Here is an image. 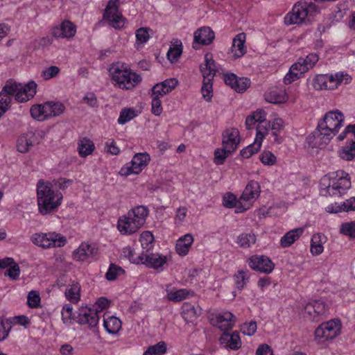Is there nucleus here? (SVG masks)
Wrapping results in <instances>:
<instances>
[{
	"instance_id": "1",
	"label": "nucleus",
	"mask_w": 355,
	"mask_h": 355,
	"mask_svg": "<svg viewBox=\"0 0 355 355\" xmlns=\"http://www.w3.org/2000/svg\"><path fill=\"white\" fill-rule=\"evenodd\" d=\"M344 115L336 110L325 114L318 124L316 130L307 137V143L311 148L324 147L338 133L343 125Z\"/></svg>"
},
{
	"instance_id": "2",
	"label": "nucleus",
	"mask_w": 355,
	"mask_h": 355,
	"mask_svg": "<svg viewBox=\"0 0 355 355\" xmlns=\"http://www.w3.org/2000/svg\"><path fill=\"white\" fill-rule=\"evenodd\" d=\"M36 191L38 211L42 215L51 214L61 205L63 195L51 182L40 180Z\"/></svg>"
},
{
	"instance_id": "3",
	"label": "nucleus",
	"mask_w": 355,
	"mask_h": 355,
	"mask_svg": "<svg viewBox=\"0 0 355 355\" xmlns=\"http://www.w3.org/2000/svg\"><path fill=\"white\" fill-rule=\"evenodd\" d=\"M351 188L349 175L338 170L324 175L320 181V192L323 196L340 197Z\"/></svg>"
},
{
	"instance_id": "4",
	"label": "nucleus",
	"mask_w": 355,
	"mask_h": 355,
	"mask_svg": "<svg viewBox=\"0 0 355 355\" xmlns=\"http://www.w3.org/2000/svg\"><path fill=\"white\" fill-rule=\"evenodd\" d=\"M109 71L114 86L123 90L132 89L142 80L140 74L132 70L127 64L123 62L113 63Z\"/></svg>"
},
{
	"instance_id": "5",
	"label": "nucleus",
	"mask_w": 355,
	"mask_h": 355,
	"mask_svg": "<svg viewBox=\"0 0 355 355\" xmlns=\"http://www.w3.org/2000/svg\"><path fill=\"white\" fill-rule=\"evenodd\" d=\"M148 214V210L144 206L132 209L118 219V230L123 235H131L137 232L145 223Z\"/></svg>"
},
{
	"instance_id": "6",
	"label": "nucleus",
	"mask_w": 355,
	"mask_h": 355,
	"mask_svg": "<svg viewBox=\"0 0 355 355\" xmlns=\"http://www.w3.org/2000/svg\"><path fill=\"white\" fill-rule=\"evenodd\" d=\"M318 11V6L314 3L300 1L295 3L292 10L286 14L284 22L286 25L300 24L305 22L309 16H313Z\"/></svg>"
},
{
	"instance_id": "7",
	"label": "nucleus",
	"mask_w": 355,
	"mask_h": 355,
	"mask_svg": "<svg viewBox=\"0 0 355 355\" xmlns=\"http://www.w3.org/2000/svg\"><path fill=\"white\" fill-rule=\"evenodd\" d=\"M316 53H310L305 58H300L291 67L286 74L284 81L286 84H291L300 78L302 76L311 69L318 61Z\"/></svg>"
},
{
	"instance_id": "8",
	"label": "nucleus",
	"mask_w": 355,
	"mask_h": 355,
	"mask_svg": "<svg viewBox=\"0 0 355 355\" xmlns=\"http://www.w3.org/2000/svg\"><path fill=\"white\" fill-rule=\"evenodd\" d=\"M31 241L34 245L44 249L60 248L67 243L65 236L55 232L34 233L31 236Z\"/></svg>"
},
{
	"instance_id": "9",
	"label": "nucleus",
	"mask_w": 355,
	"mask_h": 355,
	"mask_svg": "<svg viewBox=\"0 0 355 355\" xmlns=\"http://www.w3.org/2000/svg\"><path fill=\"white\" fill-rule=\"evenodd\" d=\"M341 322L338 319L330 320L322 323L315 330V340L318 343H324L338 336L340 332Z\"/></svg>"
},
{
	"instance_id": "10",
	"label": "nucleus",
	"mask_w": 355,
	"mask_h": 355,
	"mask_svg": "<svg viewBox=\"0 0 355 355\" xmlns=\"http://www.w3.org/2000/svg\"><path fill=\"white\" fill-rule=\"evenodd\" d=\"M120 0H109L103 14V19L115 29H121L126 21L119 10Z\"/></svg>"
},
{
	"instance_id": "11",
	"label": "nucleus",
	"mask_w": 355,
	"mask_h": 355,
	"mask_svg": "<svg viewBox=\"0 0 355 355\" xmlns=\"http://www.w3.org/2000/svg\"><path fill=\"white\" fill-rule=\"evenodd\" d=\"M260 186L256 181L252 180L246 185L240 197L239 207H237V213H242L249 209L255 200L260 195Z\"/></svg>"
},
{
	"instance_id": "12",
	"label": "nucleus",
	"mask_w": 355,
	"mask_h": 355,
	"mask_svg": "<svg viewBox=\"0 0 355 355\" xmlns=\"http://www.w3.org/2000/svg\"><path fill=\"white\" fill-rule=\"evenodd\" d=\"M150 161V155L146 153L135 154L131 162L122 166L119 171L121 176H128L132 174H139Z\"/></svg>"
},
{
	"instance_id": "13",
	"label": "nucleus",
	"mask_w": 355,
	"mask_h": 355,
	"mask_svg": "<svg viewBox=\"0 0 355 355\" xmlns=\"http://www.w3.org/2000/svg\"><path fill=\"white\" fill-rule=\"evenodd\" d=\"M9 85L13 86L15 99L18 103H25L33 98L37 92V84L30 81L26 85L17 83L12 80H8Z\"/></svg>"
},
{
	"instance_id": "14",
	"label": "nucleus",
	"mask_w": 355,
	"mask_h": 355,
	"mask_svg": "<svg viewBox=\"0 0 355 355\" xmlns=\"http://www.w3.org/2000/svg\"><path fill=\"white\" fill-rule=\"evenodd\" d=\"M211 323L223 332H228L232 329L236 322V317L231 312L225 311L213 315L211 318Z\"/></svg>"
},
{
	"instance_id": "15",
	"label": "nucleus",
	"mask_w": 355,
	"mask_h": 355,
	"mask_svg": "<svg viewBox=\"0 0 355 355\" xmlns=\"http://www.w3.org/2000/svg\"><path fill=\"white\" fill-rule=\"evenodd\" d=\"M249 266L254 270L263 273L269 274L274 269V264L272 261L264 255H254L248 261Z\"/></svg>"
},
{
	"instance_id": "16",
	"label": "nucleus",
	"mask_w": 355,
	"mask_h": 355,
	"mask_svg": "<svg viewBox=\"0 0 355 355\" xmlns=\"http://www.w3.org/2000/svg\"><path fill=\"white\" fill-rule=\"evenodd\" d=\"M171 259V255H163L159 253H151L143 254V262L148 268L155 269L159 271L164 270V266L167 264Z\"/></svg>"
},
{
	"instance_id": "17",
	"label": "nucleus",
	"mask_w": 355,
	"mask_h": 355,
	"mask_svg": "<svg viewBox=\"0 0 355 355\" xmlns=\"http://www.w3.org/2000/svg\"><path fill=\"white\" fill-rule=\"evenodd\" d=\"M99 321L98 314L89 307H81L78 311L77 322L80 324H86L89 328L96 327Z\"/></svg>"
},
{
	"instance_id": "18",
	"label": "nucleus",
	"mask_w": 355,
	"mask_h": 355,
	"mask_svg": "<svg viewBox=\"0 0 355 355\" xmlns=\"http://www.w3.org/2000/svg\"><path fill=\"white\" fill-rule=\"evenodd\" d=\"M165 291L166 298L169 302H180L194 295L193 291L187 288L177 289L175 287H172L171 284L165 286Z\"/></svg>"
},
{
	"instance_id": "19",
	"label": "nucleus",
	"mask_w": 355,
	"mask_h": 355,
	"mask_svg": "<svg viewBox=\"0 0 355 355\" xmlns=\"http://www.w3.org/2000/svg\"><path fill=\"white\" fill-rule=\"evenodd\" d=\"M327 311V306L322 300H314L306 304L304 309L305 315L313 320H318V318L324 315Z\"/></svg>"
},
{
	"instance_id": "20",
	"label": "nucleus",
	"mask_w": 355,
	"mask_h": 355,
	"mask_svg": "<svg viewBox=\"0 0 355 355\" xmlns=\"http://www.w3.org/2000/svg\"><path fill=\"white\" fill-rule=\"evenodd\" d=\"M240 142L239 132L236 128L225 130L223 133L222 145L229 150L235 151Z\"/></svg>"
},
{
	"instance_id": "21",
	"label": "nucleus",
	"mask_w": 355,
	"mask_h": 355,
	"mask_svg": "<svg viewBox=\"0 0 355 355\" xmlns=\"http://www.w3.org/2000/svg\"><path fill=\"white\" fill-rule=\"evenodd\" d=\"M76 33V26L70 21L65 20L59 26H55L51 30V34L55 37L71 38Z\"/></svg>"
},
{
	"instance_id": "22",
	"label": "nucleus",
	"mask_w": 355,
	"mask_h": 355,
	"mask_svg": "<svg viewBox=\"0 0 355 355\" xmlns=\"http://www.w3.org/2000/svg\"><path fill=\"white\" fill-rule=\"evenodd\" d=\"M214 37V33L209 27L198 28L194 33L193 47L198 49V45H208L213 41Z\"/></svg>"
},
{
	"instance_id": "23",
	"label": "nucleus",
	"mask_w": 355,
	"mask_h": 355,
	"mask_svg": "<svg viewBox=\"0 0 355 355\" xmlns=\"http://www.w3.org/2000/svg\"><path fill=\"white\" fill-rule=\"evenodd\" d=\"M245 41L246 35L244 33H240L233 38L230 53L234 59L241 58L246 53Z\"/></svg>"
},
{
	"instance_id": "24",
	"label": "nucleus",
	"mask_w": 355,
	"mask_h": 355,
	"mask_svg": "<svg viewBox=\"0 0 355 355\" xmlns=\"http://www.w3.org/2000/svg\"><path fill=\"white\" fill-rule=\"evenodd\" d=\"M13 86L9 85L8 80L0 92V118L10 107L12 97Z\"/></svg>"
},
{
	"instance_id": "25",
	"label": "nucleus",
	"mask_w": 355,
	"mask_h": 355,
	"mask_svg": "<svg viewBox=\"0 0 355 355\" xmlns=\"http://www.w3.org/2000/svg\"><path fill=\"white\" fill-rule=\"evenodd\" d=\"M97 253V250L90 244L83 242L79 247L73 252V258L76 261H85L94 257Z\"/></svg>"
},
{
	"instance_id": "26",
	"label": "nucleus",
	"mask_w": 355,
	"mask_h": 355,
	"mask_svg": "<svg viewBox=\"0 0 355 355\" xmlns=\"http://www.w3.org/2000/svg\"><path fill=\"white\" fill-rule=\"evenodd\" d=\"M351 80V76L347 73L339 71L334 73H327V89L329 90L336 89L342 83L348 84Z\"/></svg>"
},
{
	"instance_id": "27",
	"label": "nucleus",
	"mask_w": 355,
	"mask_h": 355,
	"mask_svg": "<svg viewBox=\"0 0 355 355\" xmlns=\"http://www.w3.org/2000/svg\"><path fill=\"white\" fill-rule=\"evenodd\" d=\"M178 80L175 78H168L161 83H159L152 88V93L155 96L163 97L164 95L171 92L178 85Z\"/></svg>"
},
{
	"instance_id": "28",
	"label": "nucleus",
	"mask_w": 355,
	"mask_h": 355,
	"mask_svg": "<svg viewBox=\"0 0 355 355\" xmlns=\"http://www.w3.org/2000/svg\"><path fill=\"white\" fill-rule=\"evenodd\" d=\"M220 343L226 348L237 350L241 347V340L238 331L223 332L220 338Z\"/></svg>"
},
{
	"instance_id": "29",
	"label": "nucleus",
	"mask_w": 355,
	"mask_h": 355,
	"mask_svg": "<svg viewBox=\"0 0 355 355\" xmlns=\"http://www.w3.org/2000/svg\"><path fill=\"white\" fill-rule=\"evenodd\" d=\"M194 241L193 236L191 234L188 233L182 236H180L177 241L175 243V252L180 257L187 256L191 247Z\"/></svg>"
},
{
	"instance_id": "30",
	"label": "nucleus",
	"mask_w": 355,
	"mask_h": 355,
	"mask_svg": "<svg viewBox=\"0 0 355 355\" xmlns=\"http://www.w3.org/2000/svg\"><path fill=\"white\" fill-rule=\"evenodd\" d=\"M265 99L270 103H283L288 100V96L284 89L275 87L266 92Z\"/></svg>"
},
{
	"instance_id": "31",
	"label": "nucleus",
	"mask_w": 355,
	"mask_h": 355,
	"mask_svg": "<svg viewBox=\"0 0 355 355\" xmlns=\"http://www.w3.org/2000/svg\"><path fill=\"white\" fill-rule=\"evenodd\" d=\"M200 71L203 80H212L216 73V67L214 60L210 54H206L205 56V62L200 66Z\"/></svg>"
},
{
	"instance_id": "32",
	"label": "nucleus",
	"mask_w": 355,
	"mask_h": 355,
	"mask_svg": "<svg viewBox=\"0 0 355 355\" xmlns=\"http://www.w3.org/2000/svg\"><path fill=\"white\" fill-rule=\"evenodd\" d=\"M304 232V229L302 227L295 228L288 231L280 239L281 246L283 248H288L294 243L300 239Z\"/></svg>"
},
{
	"instance_id": "33",
	"label": "nucleus",
	"mask_w": 355,
	"mask_h": 355,
	"mask_svg": "<svg viewBox=\"0 0 355 355\" xmlns=\"http://www.w3.org/2000/svg\"><path fill=\"white\" fill-rule=\"evenodd\" d=\"M326 237L324 234L318 233L312 236L311 240V253L313 256H318L324 250L323 244L326 242Z\"/></svg>"
},
{
	"instance_id": "34",
	"label": "nucleus",
	"mask_w": 355,
	"mask_h": 355,
	"mask_svg": "<svg viewBox=\"0 0 355 355\" xmlns=\"http://www.w3.org/2000/svg\"><path fill=\"white\" fill-rule=\"evenodd\" d=\"M267 113L263 109H259L252 112L245 119V125L248 129H251L258 123V124L266 122Z\"/></svg>"
},
{
	"instance_id": "35",
	"label": "nucleus",
	"mask_w": 355,
	"mask_h": 355,
	"mask_svg": "<svg viewBox=\"0 0 355 355\" xmlns=\"http://www.w3.org/2000/svg\"><path fill=\"white\" fill-rule=\"evenodd\" d=\"M103 327L109 334H115L121 328V321L115 316H105Z\"/></svg>"
},
{
	"instance_id": "36",
	"label": "nucleus",
	"mask_w": 355,
	"mask_h": 355,
	"mask_svg": "<svg viewBox=\"0 0 355 355\" xmlns=\"http://www.w3.org/2000/svg\"><path fill=\"white\" fill-rule=\"evenodd\" d=\"M47 101L42 104H35L31 107V114L33 118L38 121L49 119L47 110Z\"/></svg>"
},
{
	"instance_id": "37",
	"label": "nucleus",
	"mask_w": 355,
	"mask_h": 355,
	"mask_svg": "<svg viewBox=\"0 0 355 355\" xmlns=\"http://www.w3.org/2000/svg\"><path fill=\"white\" fill-rule=\"evenodd\" d=\"M47 101L42 104H35L31 107V114L33 118L38 121L49 119L47 110Z\"/></svg>"
},
{
	"instance_id": "38",
	"label": "nucleus",
	"mask_w": 355,
	"mask_h": 355,
	"mask_svg": "<svg viewBox=\"0 0 355 355\" xmlns=\"http://www.w3.org/2000/svg\"><path fill=\"white\" fill-rule=\"evenodd\" d=\"M201 314V309L196 307L190 303H184L182 306V316L187 322H191Z\"/></svg>"
},
{
	"instance_id": "39",
	"label": "nucleus",
	"mask_w": 355,
	"mask_h": 355,
	"mask_svg": "<svg viewBox=\"0 0 355 355\" xmlns=\"http://www.w3.org/2000/svg\"><path fill=\"white\" fill-rule=\"evenodd\" d=\"M150 31L151 29L147 27L139 28L136 31V42L135 46L137 50L143 48L144 44L149 40Z\"/></svg>"
},
{
	"instance_id": "40",
	"label": "nucleus",
	"mask_w": 355,
	"mask_h": 355,
	"mask_svg": "<svg viewBox=\"0 0 355 355\" xmlns=\"http://www.w3.org/2000/svg\"><path fill=\"white\" fill-rule=\"evenodd\" d=\"M95 149L92 140L86 137L80 139L78 142V150L80 157H85L91 155Z\"/></svg>"
},
{
	"instance_id": "41",
	"label": "nucleus",
	"mask_w": 355,
	"mask_h": 355,
	"mask_svg": "<svg viewBox=\"0 0 355 355\" xmlns=\"http://www.w3.org/2000/svg\"><path fill=\"white\" fill-rule=\"evenodd\" d=\"M182 53V44L179 40H175L171 42L170 48L167 52V58L171 62H176Z\"/></svg>"
},
{
	"instance_id": "42",
	"label": "nucleus",
	"mask_w": 355,
	"mask_h": 355,
	"mask_svg": "<svg viewBox=\"0 0 355 355\" xmlns=\"http://www.w3.org/2000/svg\"><path fill=\"white\" fill-rule=\"evenodd\" d=\"M80 286L78 283L69 285L64 292L66 298L71 303L76 304L80 298Z\"/></svg>"
},
{
	"instance_id": "43",
	"label": "nucleus",
	"mask_w": 355,
	"mask_h": 355,
	"mask_svg": "<svg viewBox=\"0 0 355 355\" xmlns=\"http://www.w3.org/2000/svg\"><path fill=\"white\" fill-rule=\"evenodd\" d=\"M139 241L141 243V248L144 252L147 254L150 251L154 246V236L149 231H145L142 232L139 237Z\"/></svg>"
},
{
	"instance_id": "44",
	"label": "nucleus",
	"mask_w": 355,
	"mask_h": 355,
	"mask_svg": "<svg viewBox=\"0 0 355 355\" xmlns=\"http://www.w3.org/2000/svg\"><path fill=\"white\" fill-rule=\"evenodd\" d=\"M138 255L135 253L134 249L130 246H126L123 248L121 251V257L128 259L131 263L135 264H140L143 261V254Z\"/></svg>"
},
{
	"instance_id": "45",
	"label": "nucleus",
	"mask_w": 355,
	"mask_h": 355,
	"mask_svg": "<svg viewBox=\"0 0 355 355\" xmlns=\"http://www.w3.org/2000/svg\"><path fill=\"white\" fill-rule=\"evenodd\" d=\"M47 110L49 117H55L63 114L65 110L64 105L60 101H47Z\"/></svg>"
},
{
	"instance_id": "46",
	"label": "nucleus",
	"mask_w": 355,
	"mask_h": 355,
	"mask_svg": "<svg viewBox=\"0 0 355 355\" xmlns=\"http://www.w3.org/2000/svg\"><path fill=\"white\" fill-rule=\"evenodd\" d=\"M250 279V272L248 270H240L234 275V280L236 287L242 290L248 284Z\"/></svg>"
},
{
	"instance_id": "47",
	"label": "nucleus",
	"mask_w": 355,
	"mask_h": 355,
	"mask_svg": "<svg viewBox=\"0 0 355 355\" xmlns=\"http://www.w3.org/2000/svg\"><path fill=\"white\" fill-rule=\"evenodd\" d=\"M137 115V111L133 107L123 108L120 112L117 122L119 124L124 125L135 118Z\"/></svg>"
},
{
	"instance_id": "48",
	"label": "nucleus",
	"mask_w": 355,
	"mask_h": 355,
	"mask_svg": "<svg viewBox=\"0 0 355 355\" xmlns=\"http://www.w3.org/2000/svg\"><path fill=\"white\" fill-rule=\"evenodd\" d=\"M340 157L347 161H351L355 157V141L352 140L342 148Z\"/></svg>"
},
{
	"instance_id": "49",
	"label": "nucleus",
	"mask_w": 355,
	"mask_h": 355,
	"mask_svg": "<svg viewBox=\"0 0 355 355\" xmlns=\"http://www.w3.org/2000/svg\"><path fill=\"white\" fill-rule=\"evenodd\" d=\"M166 350V344L164 341H160L155 345L148 347L143 355H164Z\"/></svg>"
},
{
	"instance_id": "50",
	"label": "nucleus",
	"mask_w": 355,
	"mask_h": 355,
	"mask_svg": "<svg viewBox=\"0 0 355 355\" xmlns=\"http://www.w3.org/2000/svg\"><path fill=\"white\" fill-rule=\"evenodd\" d=\"M236 242L240 247L248 248L255 243L256 237L254 234L243 233L238 236Z\"/></svg>"
},
{
	"instance_id": "51",
	"label": "nucleus",
	"mask_w": 355,
	"mask_h": 355,
	"mask_svg": "<svg viewBox=\"0 0 355 355\" xmlns=\"http://www.w3.org/2000/svg\"><path fill=\"white\" fill-rule=\"evenodd\" d=\"M270 127V121H266L265 123L258 124L257 126V134L254 141L257 143H261V145L263 139L268 133Z\"/></svg>"
},
{
	"instance_id": "52",
	"label": "nucleus",
	"mask_w": 355,
	"mask_h": 355,
	"mask_svg": "<svg viewBox=\"0 0 355 355\" xmlns=\"http://www.w3.org/2000/svg\"><path fill=\"white\" fill-rule=\"evenodd\" d=\"M32 146L33 141L31 137H28V135H21L17 139V149L20 153H24L28 152Z\"/></svg>"
},
{
	"instance_id": "53",
	"label": "nucleus",
	"mask_w": 355,
	"mask_h": 355,
	"mask_svg": "<svg viewBox=\"0 0 355 355\" xmlns=\"http://www.w3.org/2000/svg\"><path fill=\"white\" fill-rule=\"evenodd\" d=\"M232 153L233 152L223 146L222 148H216L214 151V162L217 165L223 164Z\"/></svg>"
},
{
	"instance_id": "54",
	"label": "nucleus",
	"mask_w": 355,
	"mask_h": 355,
	"mask_svg": "<svg viewBox=\"0 0 355 355\" xmlns=\"http://www.w3.org/2000/svg\"><path fill=\"white\" fill-rule=\"evenodd\" d=\"M123 273L124 270L121 267L114 263H111L105 274V277L108 281H114Z\"/></svg>"
},
{
	"instance_id": "55",
	"label": "nucleus",
	"mask_w": 355,
	"mask_h": 355,
	"mask_svg": "<svg viewBox=\"0 0 355 355\" xmlns=\"http://www.w3.org/2000/svg\"><path fill=\"white\" fill-rule=\"evenodd\" d=\"M201 93L203 98L206 101L210 102L211 101V98L213 96L212 80H203Z\"/></svg>"
},
{
	"instance_id": "56",
	"label": "nucleus",
	"mask_w": 355,
	"mask_h": 355,
	"mask_svg": "<svg viewBox=\"0 0 355 355\" xmlns=\"http://www.w3.org/2000/svg\"><path fill=\"white\" fill-rule=\"evenodd\" d=\"M240 198L238 200L233 193H227L223 196V205L227 208L235 207V211L237 213V207H239Z\"/></svg>"
},
{
	"instance_id": "57",
	"label": "nucleus",
	"mask_w": 355,
	"mask_h": 355,
	"mask_svg": "<svg viewBox=\"0 0 355 355\" xmlns=\"http://www.w3.org/2000/svg\"><path fill=\"white\" fill-rule=\"evenodd\" d=\"M313 87L316 90H327V74H318L313 80Z\"/></svg>"
},
{
	"instance_id": "58",
	"label": "nucleus",
	"mask_w": 355,
	"mask_h": 355,
	"mask_svg": "<svg viewBox=\"0 0 355 355\" xmlns=\"http://www.w3.org/2000/svg\"><path fill=\"white\" fill-rule=\"evenodd\" d=\"M260 161L265 166H273L277 162L276 156L269 150H264L259 156Z\"/></svg>"
},
{
	"instance_id": "59",
	"label": "nucleus",
	"mask_w": 355,
	"mask_h": 355,
	"mask_svg": "<svg viewBox=\"0 0 355 355\" xmlns=\"http://www.w3.org/2000/svg\"><path fill=\"white\" fill-rule=\"evenodd\" d=\"M250 85V80L245 77H237L236 84L232 89L237 92H244Z\"/></svg>"
},
{
	"instance_id": "60",
	"label": "nucleus",
	"mask_w": 355,
	"mask_h": 355,
	"mask_svg": "<svg viewBox=\"0 0 355 355\" xmlns=\"http://www.w3.org/2000/svg\"><path fill=\"white\" fill-rule=\"evenodd\" d=\"M340 232L343 235L355 238V221L343 223L340 225Z\"/></svg>"
},
{
	"instance_id": "61",
	"label": "nucleus",
	"mask_w": 355,
	"mask_h": 355,
	"mask_svg": "<svg viewBox=\"0 0 355 355\" xmlns=\"http://www.w3.org/2000/svg\"><path fill=\"white\" fill-rule=\"evenodd\" d=\"M261 146V143L254 141L253 144L241 150V155L243 158H249L253 154L256 153L260 149Z\"/></svg>"
},
{
	"instance_id": "62",
	"label": "nucleus",
	"mask_w": 355,
	"mask_h": 355,
	"mask_svg": "<svg viewBox=\"0 0 355 355\" xmlns=\"http://www.w3.org/2000/svg\"><path fill=\"white\" fill-rule=\"evenodd\" d=\"M257 322L254 321L245 322L240 327L241 331L244 335H246L248 336H253L255 334V332L257 331Z\"/></svg>"
},
{
	"instance_id": "63",
	"label": "nucleus",
	"mask_w": 355,
	"mask_h": 355,
	"mask_svg": "<svg viewBox=\"0 0 355 355\" xmlns=\"http://www.w3.org/2000/svg\"><path fill=\"white\" fill-rule=\"evenodd\" d=\"M41 302V298L38 292L31 291L28 293L27 296V303L31 308L39 307Z\"/></svg>"
},
{
	"instance_id": "64",
	"label": "nucleus",
	"mask_w": 355,
	"mask_h": 355,
	"mask_svg": "<svg viewBox=\"0 0 355 355\" xmlns=\"http://www.w3.org/2000/svg\"><path fill=\"white\" fill-rule=\"evenodd\" d=\"M152 97V112L155 116H159L163 110L162 106L161 96H155L153 93L151 94Z\"/></svg>"
}]
</instances>
